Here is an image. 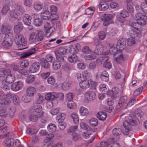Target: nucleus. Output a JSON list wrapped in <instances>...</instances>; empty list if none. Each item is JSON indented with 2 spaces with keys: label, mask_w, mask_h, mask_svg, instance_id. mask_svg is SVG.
<instances>
[{
  "label": "nucleus",
  "mask_w": 147,
  "mask_h": 147,
  "mask_svg": "<svg viewBox=\"0 0 147 147\" xmlns=\"http://www.w3.org/2000/svg\"><path fill=\"white\" fill-rule=\"evenodd\" d=\"M6 63L4 62H0V72H3V74H0V79L3 78L4 75L6 76L5 82L8 83L13 82L15 80V77L14 75L11 74L10 71L9 69L3 70V68L6 67Z\"/></svg>",
  "instance_id": "f257e3e1"
},
{
  "label": "nucleus",
  "mask_w": 147,
  "mask_h": 147,
  "mask_svg": "<svg viewBox=\"0 0 147 147\" xmlns=\"http://www.w3.org/2000/svg\"><path fill=\"white\" fill-rule=\"evenodd\" d=\"M126 120L123 123V126L124 128L123 130V134L125 135L128 134L131 125H134L137 123L138 121L137 120H134L132 117L128 115L125 117Z\"/></svg>",
  "instance_id": "f03ea898"
},
{
  "label": "nucleus",
  "mask_w": 147,
  "mask_h": 147,
  "mask_svg": "<svg viewBox=\"0 0 147 147\" xmlns=\"http://www.w3.org/2000/svg\"><path fill=\"white\" fill-rule=\"evenodd\" d=\"M44 37V33L41 30L37 31V33L32 32L30 33L29 36V40L31 43H36L37 42L42 40Z\"/></svg>",
  "instance_id": "7ed1b4c3"
},
{
  "label": "nucleus",
  "mask_w": 147,
  "mask_h": 147,
  "mask_svg": "<svg viewBox=\"0 0 147 147\" xmlns=\"http://www.w3.org/2000/svg\"><path fill=\"white\" fill-rule=\"evenodd\" d=\"M80 87L84 89H86L90 88L92 90L96 89L97 86L96 82L92 81L91 79L85 80L82 81L79 83Z\"/></svg>",
  "instance_id": "20e7f679"
},
{
  "label": "nucleus",
  "mask_w": 147,
  "mask_h": 147,
  "mask_svg": "<svg viewBox=\"0 0 147 147\" xmlns=\"http://www.w3.org/2000/svg\"><path fill=\"white\" fill-rule=\"evenodd\" d=\"M15 42L19 50H22L26 48V42L24 36L21 34L16 35L15 38Z\"/></svg>",
  "instance_id": "39448f33"
},
{
  "label": "nucleus",
  "mask_w": 147,
  "mask_h": 147,
  "mask_svg": "<svg viewBox=\"0 0 147 147\" xmlns=\"http://www.w3.org/2000/svg\"><path fill=\"white\" fill-rule=\"evenodd\" d=\"M11 29L10 26L6 24H3L1 27V30L2 33L5 35V37L8 36L11 37L13 36L12 34L11 33Z\"/></svg>",
  "instance_id": "423d86ee"
},
{
  "label": "nucleus",
  "mask_w": 147,
  "mask_h": 147,
  "mask_svg": "<svg viewBox=\"0 0 147 147\" xmlns=\"http://www.w3.org/2000/svg\"><path fill=\"white\" fill-rule=\"evenodd\" d=\"M136 19L138 23L142 26L145 25L147 23V16L144 14L137 13L135 15Z\"/></svg>",
  "instance_id": "0eeeda50"
},
{
  "label": "nucleus",
  "mask_w": 147,
  "mask_h": 147,
  "mask_svg": "<svg viewBox=\"0 0 147 147\" xmlns=\"http://www.w3.org/2000/svg\"><path fill=\"white\" fill-rule=\"evenodd\" d=\"M129 16V13L125 9L123 10L116 16V20L120 23H123L125 22L124 18L127 17Z\"/></svg>",
  "instance_id": "6e6552de"
},
{
  "label": "nucleus",
  "mask_w": 147,
  "mask_h": 147,
  "mask_svg": "<svg viewBox=\"0 0 147 147\" xmlns=\"http://www.w3.org/2000/svg\"><path fill=\"white\" fill-rule=\"evenodd\" d=\"M56 57L57 60L53 62L52 66L54 69L57 70L60 68L61 65V61L63 60V58L61 56H58L57 54H56Z\"/></svg>",
  "instance_id": "1a4fd4ad"
},
{
  "label": "nucleus",
  "mask_w": 147,
  "mask_h": 147,
  "mask_svg": "<svg viewBox=\"0 0 147 147\" xmlns=\"http://www.w3.org/2000/svg\"><path fill=\"white\" fill-rule=\"evenodd\" d=\"M96 97L94 92L92 91H88L84 94V101L87 102L89 101L93 100Z\"/></svg>",
  "instance_id": "9d476101"
},
{
  "label": "nucleus",
  "mask_w": 147,
  "mask_h": 147,
  "mask_svg": "<svg viewBox=\"0 0 147 147\" xmlns=\"http://www.w3.org/2000/svg\"><path fill=\"white\" fill-rule=\"evenodd\" d=\"M9 93L6 94L5 97L0 98V104L2 105H8L9 104L11 100L10 99L12 97L11 94L9 92Z\"/></svg>",
  "instance_id": "9b49d317"
},
{
  "label": "nucleus",
  "mask_w": 147,
  "mask_h": 147,
  "mask_svg": "<svg viewBox=\"0 0 147 147\" xmlns=\"http://www.w3.org/2000/svg\"><path fill=\"white\" fill-rule=\"evenodd\" d=\"M38 49V46L35 45L34 47L31 48L28 51L24 53L21 55V58H25L35 53Z\"/></svg>",
  "instance_id": "f8f14e48"
},
{
  "label": "nucleus",
  "mask_w": 147,
  "mask_h": 147,
  "mask_svg": "<svg viewBox=\"0 0 147 147\" xmlns=\"http://www.w3.org/2000/svg\"><path fill=\"white\" fill-rule=\"evenodd\" d=\"M10 37H5L2 42L1 43V47L5 48H9L12 45V42L10 40Z\"/></svg>",
  "instance_id": "ddd939ff"
},
{
  "label": "nucleus",
  "mask_w": 147,
  "mask_h": 147,
  "mask_svg": "<svg viewBox=\"0 0 147 147\" xmlns=\"http://www.w3.org/2000/svg\"><path fill=\"white\" fill-rule=\"evenodd\" d=\"M44 29L46 33L50 36L51 33L54 30V28L53 27V25L51 23L46 22L44 25Z\"/></svg>",
  "instance_id": "4468645a"
},
{
  "label": "nucleus",
  "mask_w": 147,
  "mask_h": 147,
  "mask_svg": "<svg viewBox=\"0 0 147 147\" xmlns=\"http://www.w3.org/2000/svg\"><path fill=\"white\" fill-rule=\"evenodd\" d=\"M127 97L126 96H124L122 97L117 105V108L118 109L120 108H126L127 107Z\"/></svg>",
  "instance_id": "2eb2a0df"
},
{
  "label": "nucleus",
  "mask_w": 147,
  "mask_h": 147,
  "mask_svg": "<svg viewBox=\"0 0 147 147\" xmlns=\"http://www.w3.org/2000/svg\"><path fill=\"white\" fill-rule=\"evenodd\" d=\"M40 66V63L38 62L33 63L30 67L29 72L32 73L37 72L39 70Z\"/></svg>",
  "instance_id": "dca6fc26"
},
{
  "label": "nucleus",
  "mask_w": 147,
  "mask_h": 147,
  "mask_svg": "<svg viewBox=\"0 0 147 147\" xmlns=\"http://www.w3.org/2000/svg\"><path fill=\"white\" fill-rule=\"evenodd\" d=\"M23 86V83L21 81L16 82L13 83L11 86L12 90L17 91L21 89Z\"/></svg>",
  "instance_id": "f3484780"
},
{
  "label": "nucleus",
  "mask_w": 147,
  "mask_h": 147,
  "mask_svg": "<svg viewBox=\"0 0 147 147\" xmlns=\"http://www.w3.org/2000/svg\"><path fill=\"white\" fill-rule=\"evenodd\" d=\"M115 60L117 62L120 63L123 61L127 60L128 58V56L125 55H123L121 54L119 55L116 54L114 56Z\"/></svg>",
  "instance_id": "a211bd4d"
},
{
  "label": "nucleus",
  "mask_w": 147,
  "mask_h": 147,
  "mask_svg": "<svg viewBox=\"0 0 147 147\" xmlns=\"http://www.w3.org/2000/svg\"><path fill=\"white\" fill-rule=\"evenodd\" d=\"M123 130H122L119 128H115L112 131L113 135L115 136L114 137L111 138L113 140H115V141L118 140L119 139V135L123 133Z\"/></svg>",
  "instance_id": "6ab92c4d"
},
{
  "label": "nucleus",
  "mask_w": 147,
  "mask_h": 147,
  "mask_svg": "<svg viewBox=\"0 0 147 147\" xmlns=\"http://www.w3.org/2000/svg\"><path fill=\"white\" fill-rule=\"evenodd\" d=\"M9 18L13 20H19L20 19L19 13L14 10L11 11L9 12Z\"/></svg>",
  "instance_id": "aec40b11"
},
{
  "label": "nucleus",
  "mask_w": 147,
  "mask_h": 147,
  "mask_svg": "<svg viewBox=\"0 0 147 147\" xmlns=\"http://www.w3.org/2000/svg\"><path fill=\"white\" fill-rule=\"evenodd\" d=\"M118 91V88L117 87H114L112 88L111 90L107 91V94L112 98H116L117 96Z\"/></svg>",
  "instance_id": "412c9836"
},
{
  "label": "nucleus",
  "mask_w": 147,
  "mask_h": 147,
  "mask_svg": "<svg viewBox=\"0 0 147 147\" xmlns=\"http://www.w3.org/2000/svg\"><path fill=\"white\" fill-rule=\"evenodd\" d=\"M87 75L86 71H84L82 74L78 72L76 74V77L78 80L80 82L85 80L87 78Z\"/></svg>",
  "instance_id": "4be33fe9"
},
{
  "label": "nucleus",
  "mask_w": 147,
  "mask_h": 147,
  "mask_svg": "<svg viewBox=\"0 0 147 147\" xmlns=\"http://www.w3.org/2000/svg\"><path fill=\"white\" fill-rule=\"evenodd\" d=\"M125 45L126 41L123 38H121L117 41V47L119 50H122L125 48Z\"/></svg>",
  "instance_id": "5701e85b"
},
{
  "label": "nucleus",
  "mask_w": 147,
  "mask_h": 147,
  "mask_svg": "<svg viewBox=\"0 0 147 147\" xmlns=\"http://www.w3.org/2000/svg\"><path fill=\"white\" fill-rule=\"evenodd\" d=\"M36 92V88L32 86H29L26 89V94L30 96H32L33 97Z\"/></svg>",
  "instance_id": "b1692460"
},
{
  "label": "nucleus",
  "mask_w": 147,
  "mask_h": 147,
  "mask_svg": "<svg viewBox=\"0 0 147 147\" xmlns=\"http://www.w3.org/2000/svg\"><path fill=\"white\" fill-rule=\"evenodd\" d=\"M56 92H53L47 94L45 98L47 100H52L56 98Z\"/></svg>",
  "instance_id": "393cba45"
},
{
  "label": "nucleus",
  "mask_w": 147,
  "mask_h": 147,
  "mask_svg": "<svg viewBox=\"0 0 147 147\" xmlns=\"http://www.w3.org/2000/svg\"><path fill=\"white\" fill-rule=\"evenodd\" d=\"M40 16L41 19L43 20H49L51 17V13L47 10L43 11L41 13Z\"/></svg>",
  "instance_id": "a878e982"
},
{
  "label": "nucleus",
  "mask_w": 147,
  "mask_h": 147,
  "mask_svg": "<svg viewBox=\"0 0 147 147\" xmlns=\"http://www.w3.org/2000/svg\"><path fill=\"white\" fill-rule=\"evenodd\" d=\"M14 141L11 138H7L4 141V145L5 147H11L14 144Z\"/></svg>",
  "instance_id": "bb28decb"
},
{
  "label": "nucleus",
  "mask_w": 147,
  "mask_h": 147,
  "mask_svg": "<svg viewBox=\"0 0 147 147\" xmlns=\"http://www.w3.org/2000/svg\"><path fill=\"white\" fill-rule=\"evenodd\" d=\"M24 23L27 26H29L31 23L32 17L28 14H25L23 17Z\"/></svg>",
  "instance_id": "cd10ccee"
},
{
  "label": "nucleus",
  "mask_w": 147,
  "mask_h": 147,
  "mask_svg": "<svg viewBox=\"0 0 147 147\" xmlns=\"http://www.w3.org/2000/svg\"><path fill=\"white\" fill-rule=\"evenodd\" d=\"M114 16L113 14L105 13L102 15L101 18L103 21H109L113 18Z\"/></svg>",
  "instance_id": "c85d7f7f"
},
{
  "label": "nucleus",
  "mask_w": 147,
  "mask_h": 147,
  "mask_svg": "<svg viewBox=\"0 0 147 147\" xmlns=\"http://www.w3.org/2000/svg\"><path fill=\"white\" fill-rule=\"evenodd\" d=\"M34 20L33 22L34 25L36 26H39L42 24V21L39 18L38 15L34 14Z\"/></svg>",
  "instance_id": "c756f323"
},
{
  "label": "nucleus",
  "mask_w": 147,
  "mask_h": 147,
  "mask_svg": "<svg viewBox=\"0 0 147 147\" xmlns=\"http://www.w3.org/2000/svg\"><path fill=\"white\" fill-rule=\"evenodd\" d=\"M103 52V48L100 44L97 45L94 51V53L97 55H101Z\"/></svg>",
  "instance_id": "7c9ffc66"
},
{
  "label": "nucleus",
  "mask_w": 147,
  "mask_h": 147,
  "mask_svg": "<svg viewBox=\"0 0 147 147\" xmlns=\"http://www.w3.org/2000/svg\"><path fill=\"white\" fill-rule=\"evenodd\" d=\"M88 110L86 108L82 106L80 108L79 113L81 115L86 116L88 114Z\"/></svg>",
  "instance_id": "2f4dec72"
},
{
  "label": "nucleus",
  "mask_w": 147,
  "mask_h": 147,
  "mask_svg": "<svg viewBox=\"0 0 147 147\" xmlns=\"http://www.w3.org/2000/svg\"><path fill=\"white\" fill-rule=\"evenodd\" d=\"M7 115L6 109L4 106H0V116L6 117Z\"/></svg>",
  "instance_id": "473e14b6"
},
{
  "label": "nucleus",
  "mask_w": 147,
  "mask_h": 147,
  "mask_svg": "<svg viewBox=\"0 0 147 147\" xmlns=\"http://www.w3.org/2000/svg\"><path fill=\"white\" fill-rule=\"evenodd\" d=\"M101 79L103 81L107 82L109 80V75L106 71H102L100 76Z\"/></svg>",
  "instance_id": "72a5a7b5"
},
{
  "label": "nucleus",
  "mask_w": 147,
  "mask_h": 147,
  "mask_svg": "<svg viewBox=\"0 0 147 147\" xmlns=\"http://www.w3.org/2000/svg\"><path fill=\"white\" fill-rule=\"evenodd\" d=\"M23 28L22 23L21 22H19L17 25L15 26L14 30L15 32H19L22 30Z\"/></svg>",
  "instance_id": "f704fd0d"
},
{
  "label": "nucleus",
  "mask_w": 147,
  "mask_h": 147,
  "mask_svg": "<svg viewBox=\"0 0 147 147\" xmlns=\"http://www.w3.org/2000/svg\"><path fill=\"white\" fill-rule=\"evenodd\" d=\"M97 117L100 120L104 121L107 117V115L104 112H99L97 114Z\"/></svg>",
  "instance_id": "c9c22d12"
},
{
  "label": "nucleus",
  "mask_w": 147,
  "mask_h": 147,
  "mask_svg": "<svg viewBox=\"0 0 147 147\" xmlns=\"http://www.w3.org/2000/svg\"><path fill=\"white\" fill-rule=\"evenodd\" d=\"M71 117L73 119L74 123L78 124L79 122V119L78 114L75 113H73L70 115Z\"/></svg>",
  "instance_id": "e433bc0d"
},
{
  "label": "nucleus",
  "mask_w": 147,
  "mask_h": 147,
  "mask_svg": "<svg viewBox=\"0 0 147 147\" xmlns=\"http://www.w3.org/2000/svg\"><path fill=\"white\" fill-rule=\"evenodd\" d=\"M10 10V8L9 6L4 5L1 10V13L2 15H5Z\"/></svg>",
  "instance_id": "4c0bfd02"
},
{
  "label": "nucleus",
  "mask_w": 147,
  "mask_h": 147,
  "mask_svg": "<svg viewBox=\"0 0 147 147\" xmlns=\"http://www.w3.org/2000/svg\"><path fill=\"white\" fill-rule=\"evenodd\" d=\"M68 50L69 52L72 54H75L78 51L77 47L75 45L70 46Z\"/></svg>",
  "instance_id": "58836bf2"
},
{
  "label": "nucleus",
  "mask_w": 147,
  "mask_h": 147,
  "mask_svg": "<svg viewBox=\"0 0 147 147\" xmlns=\"http://www.w3.org/2000/svg\"><path fill=\"white\" fill-rule=\"evenodd\" d=\"M89 124L92 127L96 126L98 124L97 120L94 118H92L88 121Z\"/></svg>",
  "instance_id": "ea45409f"
},
{
  "label": "nucleus",
  "mask_w": 147,
  "mask_h": 147,
  "mask_svg": "<svg viewBox=\"0 0 147 147\" xmlns=\"http://www.w3.org/2000/svg\"><path fill=\"white\" fill-rule=\"evenodd\" d=\"M69 61L70 62L75 63L78 61V58L77 56L75 54H72L68 58Z\"/></svg>",
  "instance_id": "a19ab883"
},
{
  "label": "nucleus",
  "mask_w": 147,
  "mask_h": 147,
  "mask_svg": "<svg viewBox=\"0 0 147 147\" xmlns=\"http://www.w3.org/2000/svg\"><path fill=\"white\" fill-rule=\"evenodd\" d=\"M78 127V125L70 126L69 128L67 129V131L68 133L69 134L75 133V132L77 130Z\"/></svg>",
  "instance_id": "79ce46f5"
},
{
  "label": "nucleus",
  "mask_w": 147,
  "mask_h": 147,
  "mask_svg": "<svg viewBox=\"0 0 147 147\" xmlns=\"http://www.w3.org/2000/svg\"><path fill=\"white\" fill-rule=\"evenodd\" d=\"M56 119L58 120L59 123H62L65 119L64 114L61 113H58L57 115Z\"/></svg>",
  "instance_id": "37998d69"
},
{
  "label": "nucleus",
  "mask_w": 147,
  "mask_h": 147,
  "mask_svg": "<svg viewBox=\"0 0 147 147\" xmlns=\"http://www.w3.org/2000/svg\"><path fill=\"white\" fill-rule=\"evenodd\" d=\"M67 53V49L64 47H60L58 50V53L60 55H65Z\"/></svg>",
  "instance_id": "c03bdc74"
},
{
  "label": "nucleus",
  "mask_w": 147,
  "mask_h": 147,
  "mask_svg": "<svg viewBox=\"0 0 147 147\" xmlns=\"http://www.w3.org/2000/svg\"><path fill=\"white\" fill-rule=\"evenodd\" d=\"M80 126L82 128L85 130L90 131L91 130V129L88 125L83 122H80Z\"/></svg>",
  "instance_id": "a18cd8bd"
},
{
  "label": "nucleus",
  "mask_w": 147,
  "mask_h": 147,
  "mask_svg": "<svg viewBox=\"0 0 147 147\" xmlns=\"http://www.w3.org/2000/svg\"><path fill=\"white\" fill-rule=\"evenodd\" d=\"M109 7L108 5L105 3H101L99 6V8L101 11H104L107 9Z\"/></svg>",
  "instance_id": "49530a36"
},
{
  "label": "nucleus",
  "mask_w": 147,
  "mask_h": 147,
  "mask_svg": "<svg viewBox=\"0 0 147 147\" xmlns=\"http://www.w3.org/2000/svg\"><path fill=\"white\" fill-rule=\"evenodd\" d=\"M47 128L49 131L54 132L56 130V127L55 124L50 123L48 125Z\"/></svg>",
  "instance_id": "de8ad7c7"
},
{
  "label": "nucleus",
  "mask_w": 147,
  "mask_h": 147,
  "mask_svg": "<svg viewBox=\"0 0 147 147\" xmlns=\"http://www.w3.org/2000/svg\"><path fill=\"white\" fill-rule=\"evenodd\" d=\"M67 107L69 109H74L76 108V104L72 101H69L67 104Z\"/></svg>",
  "instance_id": "09e8293b"
},
{
  "label": "nucleus",
  "mask_w": 147,
  "mask_h": 147,
  "mask_svg": "<svg viewBox=\"0 0 147 147\" xmlns=\"http://www.w3.org/2000/svg\"><path fill=\"white\" fill-rule=\"evenodd\" d=\"M33 98L32 96H30L28 95L27 94L26 95H24L22 97V100L24 102L27 103L30 102Z\"/></svg>",
  "instance_id": "8fccbe9b"
},
{
  "label": "nucleus",
  "mask_w": 147,
  "mask_h": 147,
  "mask_svg": "<svg viewBox=\"0 0 147 147\" xmlns=\"http://www.w3.org/2000/svg\"><path fill=\"white\" fill-rule=\"evenodd\" d=\"M35 79V77L34 75H30L27 77L25 81L28 84H31L34 80Z\"/></svg>",
  "instance_id": "3c124183"
},
{
  "label": "nucleus",
  "mask_w": 147,
  "mask_h": 147,
  "mask_svg": "<svg viewBox=\"0 0 147 147\" xmlns=\"http://www.w3.org/2000/svg\"><path fill=\"white\" fill-rule=\"evenodd\" d=\"M29 119L32 121H37L38 118V116L34 114H30L28 116Z\"/></svg>",
  "instance_id": "603ef678"
},
{
  "label": "nucleus",
  "mask_w": 147,
  "mask_h": 147,
  "mask_svg": "<svg viewBox=\"0 0 147 147\" xmlns=\"http://www.w3.org/2000/svg\"><path fill=\"white\" fill-rule=\"evenodd\" d=\"M96 56L94 54L88 55L86 54L84 56V58L85 60H92L96 58Z\"/></svg>",
  "instance_id": "864d4df0"
},
{
  "label": "nucleus",
  "mask_w": 147,
  "mask_h": 147,
  "mask_svg": "<svg viewBox=\"0 0 147 147\" xmlns=\"http://www.w3.org/2000/svg\"><path fill=\"white\" fill-rule=\"evenodd\" d=\"M128 34L132 38H135L138 36L137 32L133 29L130 30L128 33Z\"/></svg>",
  "instance_id": "5fc2aeb1"
},
{
  "label": "nucleus",
  "mask_w": 147,
  "mask_h": 147,
  "mask_svg": "<svg viewBox=\"0 0 147 147\" xmlns=\"http://www.w3.org/2000/svg\"><path fill=\"white\" fill-rule=\"evenodd\" d=\"M113 140L111 138L108 139L107 142L102 141L100 143V145L102 147H108L109 144H111V142Z\"/></svg>",
  "instance_id": "6e6d98bb"
},
{
  "label": "nucleus",
  "mask_w": 147,
  "mask_h": 147,
  "mask_svg": "<svg viewBox=\"0 0 147 147\" xmlns=\"http://www.w3.org/2000/svg\"><path fill=\"white\" fill-rule=\"evenodd\" d=\"M7 127H5L4 128H2L0 131V138H2L4 136H8L6 133L7 132Z\"/></svg>",
  "instance_id": "4d7b16f0"
},
{
  "label": "nucleus",
  "mask_w": 147,
  "mask_h": 147,
  "mask_svg": "<svg viewBox=\"0 0 147 147\" xmlns=\"http://www.w3.org/2000/svg\"><path fill=\"white\" fill-rule=\"evenodd\" d=\"M42 6L41 4L37 2L35 3L34 4V8L36 11H40L42 9Z\"/></svg>",
  "instance_id": "13d9d810"
},
{
  "label": "nucleus",
  "mask_w": 147,
  "mask_h": 147,
  "mask_svg": "<svg viewBox=\"0 0 147 147\" xmlns=\"http://www.w3.org/2000/svg\"><path fill=\"white\" fill-rule=\"evenodd\" d=\"M96 65L94 61H92L89 64L88 69L89 70H94L96 67Z\"/></svg>",
  "instance_id": "bf43d9fd"
},
{
  "label": "nucleus",
  "mask_w": 147,
  "mask_h": 147,
  "mask_svg": "<svg viewBox=\"0 0 147 147\" xmlns=\"http://www.w3.org/2000/svg\"><path fill=\"white\" fill-rule=\"evenodd\" d=\"M98 36L100 40H103L106 36L105 33L104 31H101L98 32Z\"/></svg>",
  "instance_id": "052dcab7"
},
{
  "label": "nucleus",
  "mask_w": 147,
  "mask_h": 147,
  "mask_svg": "<svg viewBox=\"0 0 147 147\" xmlns=\"http://www.w3.org/2000/svg\"><path fill=\"white\" fill-rule=\"evenodd\" d=\"M95 10V9L94 7H90L88 8L86 10V14L88 15L93 14Z\"/></svg>",
  "instance_id": "680f3d73"
},
{
  "label": "nucleus",
  "mask_w": 147,
  "mask_h": 147,
  "mask_svg": "<svg viewBox=\"0 0 147 147\" xmlns=\"http://www.w3.org/2000/svg\"><path fill=\"white\" fill-rule=\"evenodd\" d=\"M99 90L102 93H105L107 91L106 85L101 84L99 86Z\"/></svg>",
  "instance_id": "e2e57ef3"
},
{
  "label": "nucleus",
  "mask_w": 147,
  "mask_h": 147,
  "mask_svg": "<svg viewBox=\"0 0 147 147\" xmlns=\"http://www.w3.org/2000/svg\"><path fill=\"white\" fill-rule=\"evenodd\" d=\"M140 25H141L138 23V22L137 20L136 22H134L131 24L132 27L138 31H139V27H140Z\"/></svg>",
  "instance_id": "0e129e2a"
},
{
  "label": "nucleus",
  "mask_w": 147,
  "mask_h": 147,
  "mask_svg": "<svg viewBox=\"0 0 147 147\" xmlns=\"http://www.w3.org/2000/svg\"><path fill=\"white\" fill-rule=\"evenodd\" d=\"M33 109L37 113H40L42 110V107L39 105H36L34 106Z\"/></svg>",
  "instance_id": "69168bd1"
},
{
  "label": "nucleus",
  "mask_w": 147,
  "mask_h": 147,
  "mask_svg": "<svg viewBox=\"0 0 147 147\" xmlns=\"http://www.w3.org/2000/svg\"><path fill=\"white\" fill-rule=\"evenodd\" d=\"M70 84L66 82H64L61 84V87L62 89L64 90H66L69 88Z\"/></svg>",
  "instance_id": "338daca9"
},
{
  "label": "nucleus",
  "mask_w": 147,
  "mask_h": 147,
  "mask_svg": "<svg viewBox=\"0 0 147 147\" xmlns=\"http://www.w3.org/2000/svg\"><path fill=\"white\" fill-rule=\"evenodd\" d=\"M75 95L74 93L71 92L68 93L66 95V99L68 101H72Z\"/></svg>",
  "instance_id": "774afa93"
}]
</instances>
